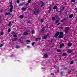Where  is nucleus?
I'll return each mask as SVG.
<instances>
[{
    "label": "nucleus",
    "instance_id": "f257e3e1",
    "mask_svg": "<svg viewBox=\"0 0 77 77\" xmlns=\"http://www.w3.org/2000/svg\"><path fill=\"white\" fill-rule=\"evenodd\" d=\"M40 12H39V9H37L35 10V11L34 12V15H38L39 14Z\"/></svg>",
    "mask_w": 77,
    "mask_h": 77
},
{
    "label": "nucleus",
    "instance_id": "f03ea898",
    "mask_svg": "<svg viewBox=\"0 0 77 77\" xmlns=\"http://www.w3.org/2000/svg\"><path fill=\"white\" fill-rule=\"evenodd\" d=\"M59 35V32H57L55 35H54L53 36V37L55 38H57V36Z\"/></svg>",
    "mask_w": 77,
    "mask_h": 77
},
{
    "label": "nucleus",
    "instance_id": "7ed1b4c3",
    "mask_svg": "<svg viewBox=\"0 0 77 77\" xmlns=\"http://www.w3.org/2000/svg\"><path fill=\"white\" fill-rule=\"evenodd\" d=\"M65 32L66 33H68V30H69V27H66L65 28Z\"/></svg>",
    "mask_w": 77,
    "mask_h": 77
},
{
    "label": "nucleus",
    "instance_id": "20e7f679",
    "mask_svg": "<svg viewBox=\"0 0 77 77\" xmlns=\"http://www.w3.org/2000/svg\"><path fill=\"white\" fill-rule=\"evenodd\" d=\"M67 20H68V17H66L63 18V20H61V21L62 23H63V21H67Z\"/></svg>",
    "mask_w": 77,
    "mask_h": 77
},
{
    "label": "nucleus",
    "instance_id": "39448f33",
    "mask_svg": "<svg viewBox=\"0 0 77 77\" xmlns=\"http://www.w3.org/2000/svg\"><path fill=\"white\" fill-rule=\"evenodd\" d=\"M40 3L41 4V7L42 8L44 5H45V2H42V1H40Z\"/></svg>",
    "mask_w": 77,
    "mask_h": 77
},
{
    "label": "nucleus",
    "instance_id": "423d86ee",
    "mask_svg": "<svg viewBox=\"0 0 77 77\" xmlns=\"http://www.w3.org/2000/svg\"><path fill=\"white\" fill-rule=\"evenodd\" d=\"M10 7L11 8H10L9 10L10 12H12L13 11V6H12L11 5H10Z\"/></svg>",
    "mask_w": 77,
    "mask_h": 77
},
{
    "label": "nucleus",
    "instance_id": "0eeeda50",
    "mask_svg": "<svg viewBox=\"0 0 77 77\" xmlns=\"http://www.w3.org/2000/svg\"><path fill=\"white\" fill-rule=\"evenodd\" d=\"M72 52V51L71 49H69L67 50L68 53H71Z\"/></svg>",
    "mask_w": 77,
    "mask_h": 77
},
{
    "label": "nucleus",
    "instance_id": "6e6552de",
    "mask_svg": "<svg viewBox=\"0 0 77 77\" xmlns=\"http://www.w3.org/2000/svg\"><path fill=\"white\" fill-rule=\"evenodd\" d=\"M58 38L60 39H61V38H63V36L62 35H58Z\"/></svg>",
    "mask_w": 77,
    "mask_h": 77
},
{
    "label": "nucleus",
    "instance_id": "1a4fd4ad",
    "mask_svg": "<svg viewBox=\"0 0 77 77\" xmlns=\"http://www.w3.org/2000/svg\"><path fill=\"white\" fill-rule=\"evenodd\" d=\"M26 9H27V7H26V6L24 7L23 8H22V10L23 11H26Z\"/></svg>",
    "mask_w": 77,
    "mask_h": 77
},
{
    "label": "nucleus",
    "instance_id": "9d476101",
    "mask_svg": "<svg viewBox=\"0 0 77 77\" xmlns=\"http://www.w3.org/2000/svg\"><path fill=\"white\" fill-rule=\"evenodd\" d=\"M24 5V3H21L19 4V7H20L21 6H23Z\"/></svg>",
    "mask_w": 77,
    "mask_h": 77
},
{
    "label": "nucleus",
    "instance_id": "9b49d317",
    "mask_svg": "<svg viewBox=\"0 0 77 77\" xmlns=\"http://www.w3.org/2000/svg\"><path fill=\"white\" fill-rule=\"evenodd\" d=\"M23 35H24V36H27V35H28V33H27V32H25L23 33Z\"/></svg>",
    "mask_w": 77,
    "mask_h": 77
},
{
    "label": "nucleus",
    "instance_id": "f8f14e48",
    "mask_svg": "<svg viewBox=\"0 0 77 77\" xmlns=\"http://www.w3.org/2000/svg\"><path fill=\"white\" fill-rule=\"evenodd\" d=\"M44 32H45V29L44 28H42V29L41 30V33H44Z\"/></svg>",
    "mask_w": 77,
    "mask_h": 77
},
{
    "label": "nucleus",
    "instance_id": "ddd939ff",
    "mask_svg": "<svg viewBox=\"0 0 77 77\" xmlns=\"http://www.w3.org/2000/svg\"><path fill=\"white\" fill-rule=\"evenodd\" d=\"M17 38H14L13 39L12 41L14 42H15L16 41H17Z\"/></svg>",
    "mask_w": 77,
    "mask_h": 77
},
{
    "label": "nucleus",
    "instance_id": "4468645a",
    "mask_svg": "<svg viewBox=\"0 0 77 77\" xmlns=\"http://www.w3.org/2000/svg\"><path fill=\"white\" fill-rule=\"evenodd\" d=\"M58 9L57 7V6L55 5L54 6V8H53V9L54 10H55V9Z\"/></svg>",
    "mask_w": 77,
    "mask_h": 77
},
{
    "label": "nucleus",
    "instance_id": "2eb2a0df",
    "mask_svg": "<svg viewBox=\"0 0 77 77\" xmlns=\"http://www.w3.org/2000/svg\"><path fill=\"white\" fill-rule=\"evenodd\" d=\"M67 45L69 47H70V46H71V45H72V43L70 42H69V43H68L67 44Z\"/></svg>",
    "mask_w": 77,
    "mask_h": 77
},
{
    "label": "nucleus",
    "instance_id": "dca6fc26",
    "mask_svg": "<svg viewBox=\"0 0 77 77\" xmlns=\"http://www.w3.org/2000/svg\"><path fill=\"white\" fill-rule=\"evenodd\" d=\"M60 48H62V47L63 46H64V44H63V43L62 44H60Z\"/></svg>",
    "mask_w": 77,
    "mask_h": 77
},
{
    "label": "nucleus",
    "instance_id": "f3484780",
    "mask_svg": "<svg viewBox=\"0 0 77 77\" xmlns=\"http://www.w3.org/2000/svg\"><path fill=\"white\" fill-rule=\"evenodd\" d=\"M69 18H72L73 17V14H72L70 15H69Z\"/></svg>",
    "mask_w": 77,
    "mask_h": 77
},
{
    "label": "nucleus",
    "instance_id": "a211bd4d",
    "mask_svg": "<svg viewBox=\"0 0 77 77\" xmlns=\"http://www.w3.org/2000/svg\"><path fill=\"white\" fill-rule=\"evenodd\" d=\"M47 38V37L45 35L42 37L43 39H45Z\"/></svg>",
    "mask_w": 77,
    "mask_h": 77
},
{
    "label": "nucleus",
    "instance_id": "6ab92c4d",
    "mask_svg": "<svg viewBox=\"0 0 77 77\" xmlns=\"http://www.w3.org/2000/svg\"><path fill=\"white\" fill-rule=\"evenodd\" d=\"M20 18L22 19L23 18H24V16L23 15H21L20 17Z\"/></svg>",
    "mask_w": 77,
    "mask_h": 77
},
{
    "label": "nucleus",
    "instance_id": "aec40b11",
    "mask_svg": "<svg viewBox=\"0 0 77 77\" xmlns=\"http://www.w3.org/2000/svg\"><path fill=\"white\" fill-rule=\"evenodd\" d=\"M44 56L45 57V58H47L48 57V55L47 54H44Z\"/></svg>",
    "mask_w": 77,
    "mask_h": 77
},
{
    "label": "nucleus",
    "instance_id": "412c9836",
    "mask_svg": "<svg viewBox=\"0 0 77 77\" xmlns=\"http://www.w3.org/2000/svg\"><path fill=\"white\" fill-rule=\"evenodd\" d=\"M32 35H34L35 33V31L34 30H33L32 31Z\"/></svg>",
    "mask_w": 77,
    "mask_h": 77
},
{
    "label": "nucleus",
    "instance_id": "4be33fe9",
    "mask_svg": "<svg viewBox=\"0 0 77 77\" xmlns=\"http://www.w3.org/2000/svg\"><path fill=\"white\" fill-rule=\"evenodd\" d=\"M5 14L6 15H11V13H10V12H8V13L6 12Z\"/></svg>",
    "mask_w": 77,
    "mask_h": 77
},
{
    "label": "nucleus",
    "instance_id": "5701e85b",
    "mask_svg": "<svg viewBox=\"0 0 77 77\" xmlns=\"http://www.w3.org/2000/svg\"><path fill=\"white\" fill-rule=\"evenodd\" d=\"M56 19V18L54 17H53L52 18V20L53 21H54V20H55Z\"/></svg>",
    "mask_w": 77,
    "mask_h": 77
},
{
    "label": "nucleus",
    "instance_id": "b1692460",
    "mask_svg": "<svg viewBox=\"0 0 77 77\" xmlns=\"http://www.w3.org/2000/svg\"><path fill=\"white\" fill-rule=\"evenodd\" d=\"M11 26V21H10L8 25V26L10 27Z\"/></svg>",
    "mask_w": 77,
    "mask_h": 77
},
{
    "label": "nucleus",
    "instance_id": "393cba45",
    "mask_svg": "<svg viewBox=\"0 0 77 77\" xmlns=\"http://www.w3.org/2000/svg\"><path fill=\"white\" fill-rule=\"evenodd\" d=\"M63 56H66V55H67V54H66V53H63Z\"/></svg>",
    "mask_w": 77,
    "mask_h": 77
},
{
    "label": "nucleus",
    "instance_id": "a878e982",
    "mask_svg": "<svg viewBox=\"0 0 77 77\" xmlns=\"http://www.w3.org/2000/svg\"><path fill=\"white\" fill-rule=\"evenodd\" d=\"M59 34L60 35H63V32H60Z\"/></svg>",
    "mask_w": 77,
    "mask_h": 77
},
{
    "label": "nucleus",
    "instance_id": "bb28decb",
    "mask_svg": "<svg viewBox=\"0 0 77 77\" xmlns=\"http://www.w3.org/2000/svg\"><path fill=\"white\" fill-rule=\"evenodd\" d=\"M57 52H61V50H60V49H57Z\"/></svg>",
    "mask_w": 77,
    "mask_h": 77
},
{
    "label": "nucleus",
    "instance_id": "cd10ccee",
    "mask_svg": "<svg viewBox=\"0 0 77 77\" xmlns=\"http://www.w3.org/2000/svg\"><path fill=\"white\" fill-rule=\"evenodd\" d=\"M31 2H32V0H28V3H30Z\"/></svg>",
    "mask_w": 77,
    "mask_h": 77
},
{
    "label": "nucleus",
    "instance_id": "c85d7f7f",
    "mask_svg": "<svg viewBox=\"0 0 77 77\" xmlns=\"http://www.w3.org/2000/svg\"><path fill=\"white\" fill-rule=\"evenodd\" d=\"M12 1H11V2H10V6L11 7V5H12V6H13L12 5Z\"/></svg>",
    "mask_w": 77,
    "mask_h": 77
},
{
    "label": "nucleus",
    "instance_id": "c756f323",
    "mask_svg": "<svg viewBox=\"0 0 77 77\" xmlns=\"http://www.w3.org/2000/svg\"><path fill=\"white\" fill-rule=\"evenodd\" d=\"M16 48H20V46L16 45Z\"/></svg>",
    "mask_w": 77,
    "mask_h": 77
},
{
    "label": "nucleus",
    "instance_id": "7c9ffc66",
    "mask_svg": "<svg viewBox=\"0 0 77 77\" xmlns=\"http://www.w3.org/2000/svg\"><path fill=\"white\" fill-rule=\"evenodd\" d=\"M13 37L14 38H16V37H17V34H15L14 35Z\"/></svg>",
    "mask_w": 77,
    "mask_h": 77
},
{
    "label": "nucleus",
    "instance_id": "2f4dec72",
    "mask_svg": "<svg viewBox=\"0 0 77 77\" xmlns=\"http://www.w3.org/2000/svg\"><path fill=\"white\" fill-rule=\"evenodd\" d=\"M35 44V42H33L32 43V46H33L34 45V44Z\"/></svg>",
    "mask_w": 77,
    "mask_h": 77
},
{
    "label": "nucleus",
    "instance_id": "473e14b6",
    "mask_svg": "<svg viewBox=\"0 0 77 77\" xmlns=\"http://www.w3.org/2000/svg\"><path fill=\"white\" fill-rule=\"evenodd\" d=\"M14 33H15V32H14V31H12L11 32V35H14Z\"/></svg>",
    "mask_w": 77,
    "mask_h": 77
},
{
    "label": "nucleus",
    "instance_id": "72a5a7b5",
    "mask_svg": "<svg viewBox=\"0 0 77 77\" xmlns=\"http://www.w3.org/2000/svg\"><path fill=\"white\" fill-rule=\"evenodd\" d=\"M8 32H11V29L10 28H9L8 29Z\"/></svg>",
    "mask_w": 77,
    "mask_h": 77
},
{
    "label": "nucleus",
    "instance_id": "f704fd0d",
    "mask_svg": "<svg viewBox=\"0 0 77 77\" xmlns=\"http://www.w3.org/2000/svg\"><path fill=\"white\" fill-rule=\"evenodd\" d=\"M40 21H41V23H43V22H44V20H43L41 19Z\"/></svg>",
    "mask_w": 77,
    "mask_h": 77
},
{
    "label": "nucleus",
    "instance_id": "c9c22d12",
    "mask_svg": "<svg viewBox=\"0 0 77 77\" xmlns=\"http://www.w3.org/2000/svg\"><path fill=\"white\" fill-rule=\"evenodd\" d=\"M71 2L72 3H75V0H71Z\"/></svg>",
    "mask_w": 77,
    "mask_h": 77
},
{
    "label": "nucleus",
    "instance_id": "e433bc0d",
    "mask_svg": "<svg viewBox=\"0 0 77 77\" xmlns=\"http://www.w3.org/2000/svg\"><path fill=\"white\" fill-rule=\"evenodd\" d=\"M1 35H4V32H1Z\"/></svg>",
    "mask_w": 77,
    "mask_h": 77
},
{
    "label": "nucleus",
    "instance_id": "4c0bfd02",
    "mask_svg": "<svg viewBox=\"0 0 77 77\" xmlns=\"http://www.w3.org/2000/svg\"><path fill=\"white\" fill-rule=\"evenodd\" d=\"M59 22V21L58 20H56V21H55V24H57V23H58Z\"/></svg>",
    "mask_w": 77,
    "mask_h": 77
},
{
    "label": "nucleus",
    "instance_id": "58836bf2",
    "mask_svg": "<svg viewBox=\"0 0 77 77\" xmlns=\"http://www.w3.org/2000/svg\"><path fill=\"white\" fill-rule=\"evenodd\" d=\"M30 42V41L27 40L26 41V42Z\"/></svg>",
    "mask_w": 77,
    "mask_h": 77
},
{
    "label": "nucleus",
    "instance_id": "ea45409f",
    "mask_svg": "<svg viewBox=\"0 0 77 77\" xmlns=\"http://www.w3.org/2000/svg\"><path fill=\"white\" fill-rule=\"evenodd\" d=\"M73 63H74V62H73V61H72L70 62V64H71V65H72V64H73Z\"/></svg>",
    "mask_w": 77,
    "mask_h": 77
},
{
    "label": "nucleus",
    "instance_id": "a19ab883",
    "mask_svg": "<svg viewBox=\"0 0 77 77\" xmlns=\"http://www.w3.org/2000/svg\"><path fill=\"white\" fill-rule=\"evenodd\" d=\"M3 45V44H2L0 45V47H2V46Z\"/></svg>",
    "mask_w": 77,
    "mask_h": 77
},
{
    "label": "nucleus",
    "instance_id": "79ce46f5",
    "mask_svg": "<svg viewBox=\"0 0 77 77\" xmlns=\"http://www.w3.org/2000/svg\"><path fill=\"white\" fill-rule=\"evenodd\" d=\"M60 75L61 76H63V73H62V72H61L60 73Z\"/></svg>",
    "mask_w": 77,
    "mask_h": 77
},
{
    "label": "nucleus",
    "instance_id": "37998d69",
    "mask_svg": "<svg viewBox=\"0 0 77 77\" xmlns=\"http://www.w3.org/2000/svg\"><path fill=\"white\" fill-rule=\"evenodd\" d=\"M17 3H19L20 1H19V0H17Z\"/></svg>",
    "mask_w": 77,
    "mask_h": 77
},
{
    "label": "nucleus",
    "instance_id": "c03bdc74",
    "mask_svg": "<svg viewBox=\"0 0 77 77\" xmlns=\"http://www.w3.org/2000/svg\"><path fill=\"white\" fill-rule=\"evenodd\" d=\"M71 70H69V72H68V73L69 74H70L71 73Z\"/></svg>",
    "mask_w": 77,
    "mask_h": 77
},
{
    "label": "nucleus",
    "instance_id": "a18cd8bd",
    "mask_svg": "<svg viewBox=\"0 0 77 77\" xmlns=\"http://www.w3.org/2000/svg\"><path fill=\"white\" fill-rule=\"evenodd\" d=\"M30 32V30H29V29H27V32H27V33L29 32Z\"/></svg>",
    "mask_w": 77,
    "mask_h": 77
},
{
    "label": "nucleus",
    "instance_id": "49530a36",
    "mask_svg": "<svg viewBox=\"0 0 77 77\" xmlns=\"http://www.w3.org/2000/svg\"><path fill=\"white\" fill-rule=\"evenodd\" d=\"M27 23H31V22L29 20V21H28V22H27Z\"/></svg>",
    "mask_w": 77,
    "mask_h": 77
},
{
    "label": "nucleus",
    "instance_id": "de8ad7c7",
    "mask_svg": "<svg viewBox=\"0 0 77 77\" xmlns=\"http://www.w3.org/2000/svg\"><path fill=\"white\" fill-rule=\"evenodd\" d=\"M55 16L56 17V18H59L57 15H55Z\"/></svg>",
    "mask_w": 77,
    "mask_h": 77
},
{
    "label": "nucleus",
    "instance_id": "09e8293b",
    "mask_svg": "<svg viewBox=\"0 0 77 77\" xmlns=\"http://www.w3.org/2000/svg\"><path fill=\"white\" fill-rule=\"evenodd\" d=\"M65 7H63L62 8V9L63 10H64V9H65Z\"/></svg>",
    "mask_w": 77,
    "mask_h": 77
},
{
    "label": "nucleus",
    "instance_id": "8fccbe9b",
    "mask_svg": "<svg viewBox=\"0 0 77 77\" xmlns=\"http://www.w3.org/2000/svg\"><path fill=\"white\" fill-rule=\"evenodd\" d=\"M60 24V23H57V26H59Z\"/></svg>",
    "mask_w": 77,
    "mask_h": 77
},
{
    "label": "nucleus",
    "instance_id": "3c124183",
    "mask_svg": "<svg viewBox=\"0 0 77 77\" xmlns=\"http://www.w3.org/2000/svg\"><path fill=\"white\" fill-rule=\"evenodd\" d=\"M27 48H30V47L29 46H27Z\"/></svg>",
    "mask_w": 77,
    "mask_h": 77
},
{
    "label": "nucleus",
    "instance_id": "603ef678",
    "mask_svg": "<svg viewBox=\"0 0 77 77\" xmlns=\"http://www.w3.org/2000/svg\"><path fill=\"white\" fill-rule=\"evenodd\" d=\"M29 3L28 2L27 3L26 5H26V6H27V5H29Z\"/></svg>",
    "mask_w": 77,
    "mask_h": 77
},
{
    "label": "nucleus",
    "instance_id": "864d4df0",
    "mask_svg": "<svg viewBox=\"0 0 77 77\" xmlns=\"http://www.w3.org/2000/svg\"><path fill=\"white\" fill-rule=\"evenodd\" d=\"M19 42H21V39H19Z\"/></svg>",
    "mask_w": 77,
    "mask_h": 77
},
{
    "label": "nucleus",
    "instance_id": "5fc2aeb1",
    "mask_svg": "<svg viewBox=\"0 0 77 77\" xmlns=\"http://www.w3.org/2000/svg\"><path fill=\"white\" fill-rule=\"evenodd\" d=\"M46 37H47L48 36H49V35L48 34H47L46 35H45Z\"/></svg>",
    "mask_w": 77,
    "mask_h": 77
},
{
    "label": "nucleus",
    "instance_id": "6e6d98bb",
    "mask_svg": "<svg viewBox=\"0 0 77 77\" xmlns=\"http://www.w3.org/2000/svg\"><path fill=\"white\" fill-rule=\"evenodd\" d=\"M49 8L50 9V11H51V7H50Z\"/></svg>",
    "mask_w": 77,
    "mask_h": 77
},
{
    "label": "nucleus",
    "instance_id": "4d7b16f0",
    "mask_svg": "<svg viewBox=\"0 0 77 77\" xmlns=\"http://www.w3.org/2000/svg\"><path fill=\"white\" fill-rule=\"evenodd\" d=\"M53 41V39H51V42H52Z\"/></svg>",
    "mask_w": 77,
    "mask_h": 77
},
{
    "label": "nucleus",
    "instance_id": "13d9d810",
    "mask_svg": "<svg viewBox=\"0 0 77 77\" xmlns=\"http://www.w3.org/2000/svg\"><path fill=\"white\" fill-rule=\"evenodd\" d=\"M38 39V38H37L35 39V41H37Z\"/></svg>",
    "mask_w": 77,
    "mask_h": 77
},
{
    "label": "nucleus",
    "instance_id": "bf43d9fd",
    "mask_svg": "<svg viewBox=\"0 0 77 77\" xmlns=\"http://www.w3.org/2000/svg\"><path fill=\"white\" fill-rule=\"evenodd\" d=\"M60 11L62 12V11H63V10L62 8H61Z\"/></svg>",
    "mask_w": 77,
    "mask_h": 77
},
{
    "label": "nucleus",
    "instance_id": "052dcab7",
    "mask_svg": "<svg viewBox=\"0 0 77 77\" xmlns=\"http://www.w3.org/2000/svg\"><path fill=\"white\" fill-rule=\"evenodd\" d=\"M60 29H63V27H60Z\"/></svg>",
    "mask_w": 77,
    "mask_h": 77
},
{
    "label": "nucleus",
    "instance_id": "680f3d73",
    "mask_svg": "<svg viewBox=\"0 0 77 77\" xmlns=\"http://www.w3.org/2000/svg\"><path fill=\"white\" fill-rule=\"evenodd\" d=\"M62 11H61V10L60 11H59L58 12H60V13H61V12H62Z\"/></svg>",
    "mask_w": 77,
    "mask_h": 77
},
{
    "label": "nucleus",
    "instance_id": "e2e57ef3",
    "mask_svg": "<svg viewBox=\"0 0 77 77\" xmlns=\"http://www.w3.org/2000/svg\"><path fill=\"white\" fill-rule=\"evenodd\" d=\"M64 69L66 70V69H67V68H64Z\"/></svg>",
    "mask_w": 77,
    "mask_h": 77
},
{
    "label": "nucleus",
    "instance_id": "0e129e2a",
    "mask_svg": "<svg viewBox=\"0 0 77 77\" xmlns=\"http://www.w3.org/2000/svg\"><path fill=\"white\" fill-rule=\"evenodd\" d=\"M58 11H59V10H58V9L56 10V12H58Z\"/></svg>",
    "mask_w": 77,
    "mask_h": 77
},
{
    "label": "nucleus",
    "instance_id": "69168bd1",
    "mask_svg": "<svg viewBox=\"0 0 77 77\" xmlns=\"http://www.w3.org/2000/svg\"><path fill=\"white\" fill-rule=\"evenodd\" d=\"M57 20L58 21H59V18H58Z\"/></svg>",
    "mask_w": 77,
    "mask_h": 77
},
{
    "label": "nucleus",
    "instance_id": "338daca9",
    "mask_svg": "<svg viewBox=\"0 0 77 77\" xmlns=\"http://www.w3.org/2000/svg\"><path fill=\"white\" fill-rule=\"evenodd\" d=\"M45 28H48V26H46L45 27Z\"/></svg>",
    "mask_w": 77,
    "mask_h": 77
},
{
    "label": "nucleus",
    "instance_id": "774afa93",
    "mask_svg": "<svg viewBox=\"0 0 77 77\" xmlns=\"http://www.w3.org/2000/svg\"><path fill=\"white\" fill-rule=\"evenodd\" d=\"M51 75H54V73H51Z\"/></svg>",
    "mask_w": 77,
    "mask_h": 77
}]
</instances>
